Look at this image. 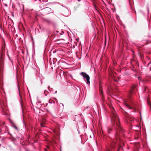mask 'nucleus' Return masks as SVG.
I'll list each match as a JSON object with an SVG mask.
<instances>
[{
  "instance_id": "obj_20",
  "label": "nucleus",
  "mask_w": 151,
  "mask_h": 151,
  "mask_svg": "<svg viewBox=\"0 0 151 151\" xmlns=\"http://www.w3.org/2000/svg\"><path fill=\"white\" fill-rule=\"evenodd\" d=\"M48 147H49L48 146H47V148H48Z\"/></svg>"
},
{
  "instance_id": "obj_9",
  "label": "nucleus",
  "mask_w": 151,
  "mask_h": 151,
  "mask_svg": "<svg viewBox=\"0 0 151 151\" xmlns=\"http://www.w3.org/2000/svg\"><path fill=\"white\" fill-rule=\"evenodd\" d=\"M116 141L115 140H114V141L113 142L112 144V148H114V145L116 144Z\"/></svg>"
},
{
  "instance_id": "obj_10",
  "label": "nucleus",
  "mask_w": 151,
  "mask_h": 151,
  "mask_svg": "<svg viewBox=\"0 0 151 151\" xmlns=\"http://www.w3.org/2000/svg\"><path fill=\"white\" fill-rule=\"evenodd\" d=\"M2 84V79L1 77L0 76V85Z\"/></svg>"
},
{
  "instance_id": "obj_8",
  "label": "nucleus",
  "mask_w": 151,
  "mask_h": 151,
  "mask_svg": "<svg viewBox=\"0 0 151 151\" xmlns=\"http://www.w3.org/2000/svg\"><path fill=\"white\" fill-rule=\"evenodd\" d=\"M45 120H43L42 122L41 123V126L42 127H44V125L45 124Z\"/></svg>"
},
{
  "instance_id": "obj_1",
  "label": "nucleus",
  "mask_w": 151,
  "mask_h": 151,
  "mask_svg": "<svg viewBox=\"0 0 151 151\" xmlns=\"http://www.w3.org/2000/svg\"><path fill=\"white\" fill-rule=\"evenodd\" d=\"M113 109L114 111L112 112L111 122L113 125L116 127L115 137L116 140L118 142L120 140V137L124 136V131L120 125L118 116L114 110V109L113 108Z\"/></svg>"
},
{
  "instance_id": "obj_15",
  "label": "nucleus",
  "mask_w": 151,
  "mask_h": 151,
  "mask_svg": "<svg viewBox=\"0 0 151 151\" xmlns=\"http://www.w3.org/2000/svg\"><path fill=\"white\" fill-rule=\"evenodd\" d=\"M5 6H7V5H6V4H5Z\"/></svg>"
},
{
  "instance_id": "obj_7",
  "label": "nucleus",
  "mask_w": 151,
  "mask_h": 151,
  "mask_svg": "<svg viewBox=\"0 0 151 151\" xmlns=\"http://www.w3.org/2000/svg\"><path fill=\"white\" fill-rule=\"evenodd\" d=\"M1 106L2 109V111H5L6 110L7 108L6 106H4V107H3L2 106Z\"/></svg>"
},
{
  "instance_id": "obj_6",
  "label": "nucleus",
  "mask_w": 151,
  "mask_h": 151,
  "mask_svg": "<svg viewBox=\"0 0 151 151\" xmlns=\"http://www.w3.org/2000/svg\"><path fill=\"white\" fill-rule=\"evenodd\" d=\"M12 127L14 129L17 131H18V127H17V126H16V125H15L14 124H13L12 125Z\"/></svg>"
},
{
  "instance_id": "obj_16",
  "label": "nucleus",
  "mask_w": 151,
  "mask_h": 151,
  "mask_svg": "<svg viewBox=\"0 0 151 151\" xmlns=\"http://www.w3.org/2000/svg\"><path fill=\"white\" fill-rule=\"evenodd\" d=\"M58 31H56V32H57V33H58Z\"/></svg>"
},
{
  "instance_id": "obj_2",
  "label": "nucleus",
  "mask_w": 151,
  "mask_h": 151,
  "mask_svg": "<svg viewBox=\"0 0 151 151\" xmlns=\"http://www.w3.org/2000/svg\"><path fill=\"white\" fill-rule=\"evenodd\" d=\"M133 89L131 91L129 94V97L126 99L124 103V105L127 108L131 109H136V104L131 99V95L133 92Z\"/></svg>"
},
{
  "instance_id": "obj_19",
  "label": "nucleus",
  "mask_w": 151,
  "mask_h": 151,
  "mask_svg": "<svg viewBox=\"0 0 151 151\" xmlns=\"http://www.w3.org/2000/svg\"><path fill=\"white\" fill-rule=\"evenodd\" d=\"M102 93V92L101 91V93Z\"/></svg>"
},
{
  "instance_id": "obj_18",
  "label": "nucleus",
  "mask_w": 151,
  "mask_h": 151,
  "mask_svg": "<svg viewBox=\"0 0 151 151\" xmlns=\"http://www.w3.org/2000/svg\"><path fill=\"white\" fill-rule=\"evenodd\" d=\"M115 81H117V80H115Z\"/></svg>"
},
{
  "instance_id": "obj_13",
  "label": "nucleus",
  "mask_w": 151,
  "mask_h": 151,
  "mask_svg": "<svg viewBox=\"0 0 151 151\" xmlns=\"http://www.w3.org/2000/svg\"><path fill=\"white\" fill-rule=\"evenodd\" d=\"M134 88H136V86H134V87H133V88H132V89H134Z\"/></svg>"
},
{
  "instance_id": "obj_14",
  "label": "nucleus",
  "mask_w": 151,
  "mask_h": 151,
  "mask_svg": "<svg viewBox=\"0 0 151 151\" xmlns=\"http://www.w3.org/2000/svg\"><path fill=\"white\" fill-rule=\"evenodd\" d=\"M18 89H19V94H20V91H19V88H18Z\"/></svg>"
},
{
  "instance_id": "obj_5",
  "label": "nucleus",
  "mask_w": 151,
  "mask_h": 151,
  "mask_svg": "<svg viewBox=\"0 0 151 151\" xmlns=\"http://www.w3.org/2000/svg\"><path fill=\"white\" fill-rule=\"evenodd\" d=\"M43 11L45 14H47L51 12V9L49 7L44 8Z\"/></svg>"
},
{
  "instance_id": "obj_4",
  "label": "nucleus",
  "mask_w": 151,
  "mask_h": 151,
  "mask_svg": "<svg viewBox=\"0 0 151 151\" xmlns=\"http://www.w3.org/2000/svg\"><path fill=\"white\" fill-rule=\"evenodd\" d=\"M134 120H136V119H134L133 117L130 116L127 119L125 122L129 124H132V123L134 122L133 121Z\"/></svg>"
},
{
  "instance_id": "obj_3",
  "label": "nucleus",
  "mask_w": 151,
  "mask_h": 151,
  "mask_svg": "<svg viewBox=\"0 0 151 151\" xmlns=\"http://www.w3.org/2000/svg\"><path fill=\"white\" fill-rule=\"evenodd\" d=\"M80 74L82 76L86 83L88 84H89L90 83V77L89 75L87 74L86 73L84 72H81V73Z\"/></svg>"
},
{
  "instance_id": "obj_17",
  "label": "nucleus",
  "mask_w": 151,
  "mask_h": 151,
  "mask_svg": "<svg viewBox=\"0 0 151 151\" xmlns=\"http://www.w3.org/2000/svg\"><path fill=\"white\" fill-rule=\"evenodd\" d=\"M60 35H62V34H61V33H60Z\"/></svg>"
},
{
  "instance_id": "obj_12",
  "label": "nucleus",
  "mask_w": 151,
  "mask_h": 151,
  "mask_svg": "<svg viewBox=\"0 0 151 151\" xmlns=\"http://www.w3.org/2000/svg\"><path fill=\"white\" fill-rule=\"evenodd\" d=\"M147 102L148 104L150 105H151V104L149 102V100L148 99L147 100Z\"/></svg>"
},
{
  "instance_id": "obj_11",
  "label": "nucleus",
  "mask_w": 151,
  "mask_h": 151,
  "mask_svg": "<svg viewBox=\"0 0 151 151\" xmlns=\"http://www.w3.org/2000/svg\"><path fill=\"white\" fill-rule=\"evenodd\" d=\"M112 130V129L111 128H109L108 129V132L109 133H110V131Z\"/></svg>"
}]
</instances>
